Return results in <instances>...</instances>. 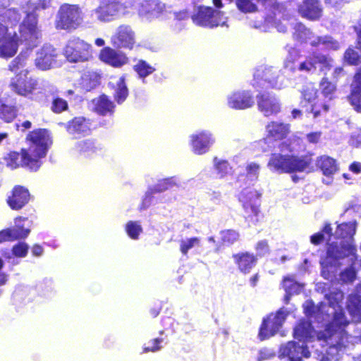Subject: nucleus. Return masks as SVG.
Segmentation results:
<instances>
[{"instance_id": "58836bf2", "label": "nucleus", "mask_w": 361, "mask_h": 361, "mask_svg": "<svg viewBox=\"0 0 361 361\" xmlns=\"http://www.w3.org/2000/svg\"><path fill=\"white\" fill-rule=\"evenodd\" d=\"M313 37L312 32L307 28L302 23H296L294 26V32H293V38L294 40L305 43L308 40H311Z\"/></svg>"}, {"instance_id": "7c9ffc66", "label": "nucleus", "mask_w": 361, "mask_h": 361, "mask_svg": "<svg viewBox=\"0 0 361 361\" xmlns=\"http://www.w3.org/2000/svg\"><path fill=\"white\" fill-rule=\"evenodd\" d=\"M313 327L311 322L302 319H300L293 329V337L305 343L310 341L312 336Z\"/></svg>"}, {"instance_id": "9d476101", "label": "nucleus", "mask_w": 361, "mask_h": 361, "mask_svg": "<svg viewBox=\"0 0 361 361\" xmlns=\"http://www.w3.org/2000/svg\"><path fill=\"white\" fill-rule=\"evenodd\" d=\"M37 85L35 79L28 77V71L24 70L11 78L8 87L16 94L26 97L32 94Z\"/></svg>"}, {"instance_id": "79ce46f5", "label": "nucleus", "mask_w": 361, "mask_h": 361, "mask_svg": "<svg viewBox=\"0 0 361 361\" xmlns=\"http://www.w3.org/2000/svg\"><path fill=\"white\" fill-rule=\"evenodd\" d=\"M135 72L137 73L139 78L145 79L146 77L152 74L155 68L143 59L138 60L137 63L133 67Z\"/></svg>"}, {"instance_id": "37998d69", "label": "nucleus", "mask_w": 361, "mask_h": 361, "mask_svg": "<svg viewBox=\"0 0 361 361\" xmlns=\"http://www.w3.org/2000/svg\"><path fill=\"white\" fill-rule=\"evenodd\" d=\"M17 111V107L14 105L0 104V118L6 123H11L16 118Z\"/></svg>"}, {"instance_id": "6e6552de", "label": "nucleus", "mask_w": 361, "mask_h": 361, "mask_svg": "<svg viewBox=\"0 0 361 361\" xmlns=\"http://www.w3.org/2000/svg\"><path fill=\"white\" fill-rule=\"evenodd\" d=\"M280 71L273 66H261L257 68L253 75V86L259 90L279 89Z\"/></svg>"}, {"instance_id": "5701e85b", "label": "nucleus", "mask_w": 361, "mask_h": 361, "mask_svg": "<svg viewBox=\"0 0 361 361\" xmlns=\"http://www.w3.org/2000/svg\"><path fill=\"white\" fill-rule=\"evenodd\" d=\"M212 135L207 131L202 130L190 136V145L192 151L196 154L206 153L214 142Z\"/></svg>"}, {"instance_id": "c9c22d12", "label": "nucleus", "mask_w": 361, "mask_h": 361, "mask_svg": "<svg viewBox=\"0 0 361 361\" xmlns=\"http://www.w3.org/2000/svg\"><path fill=\"white\" fill-rule=\"evenodd\" d=\"M325 235H327V242H329L333 235V229L330 223H325L320 231L312 234L310 237V243L318 246L324 243L326 240Z\"/></svg>"}, {"instance_id": "a19ab883", "label": "nucleus", "mask_w": 361, "mask_h": 361, "mask_svg": "<svg viewBox=\"0 0 361 361\" xmlns=\"http://www.w3.org/2000/svg\"><path fill=\"white\" fill-rule=\"evenodd\" d=\"M318 97V90L314 87H306L301 91V97L300 106L305 108L308 104H311Z\"/></svg>"}, {"instance_id": "bf43d9fd", "label": "nucleus", "mask_w": 361, "mask_h": 361, "mask_svg": "<svg viewBox=\"0 0 361 361\" xmlns=\"http://www.w3.org/2000/svg\"><path fill=\"white\" fill-rule=\"evenodd\" d=\"M344 59L348 65L356 66L360 62V56L353 48H348L344 53Z\"/></svg>"}, {"instance_id": "de8ad7c7", "label": "nucleus", "mask_w": 361, "mask_h": 361, "mask_svg": "<svg viewBox=\"0 0 361 361\" xmlns=\"http://www.w3.org/2000/svg\"><path fill=\"white\" fill-rule=\"evenodd\" d=\"M312 37H314V39L310 42V44L313 47H318L320 45H324L327 47L336 49L338 47V42L331 36H313Z\"/></svg>"}, {"instance_id": "a878e982", "label": "nucleus", "mask_w": 361, "mask_h": 361, "mask_svg": "<svg viewBox=\"0 0 361 361\" xmlns=\"http://www.w3.org/2000/svg\"><path fill=\"white\" fill-rule=\"evenodd\" d=\"M298 12L305 18L317 20L322 15V7L319 0H303L298 6Z\"/></svg>"}, {"instance_id": "13d9d810", "label": "nucleus", "mask_w": 361, "mask_h": 361, "mask_svg": "<svg viewBox=\"0 0 361 361\" xmlns=\"http://www.w3.org/2000/svg\"><path fill=\"white\" fill-rule=\"evenodd\" d=\"M200 239L197 237H192L185 240H181L180 250L183 255H187L188 250L194 246L199 245Z\"/></svg>"}, {"instance_id": "09e8293b", "label": "nucleus", "mask_w": 361, "mask_h": 361, "mask_svg": "<svg viewBox=\"0 0 361 361\" xmlns=\"http://www.w3.org/2000/svg\"><path fill=\"white\" fill-rule=\"evenodd\" d=\"M221 242L223 245H231L239 240L240 233L235 229H226L220 232Z\"/></svg>"}, {"instance_id": "f257e3e1", "label": "nucleus", "mask_w": 361, "mask_h": 361, "mask_svg": "<svg viewBox=\"0 0 361 361\" xmlns=\"http://www.w3.org/2000/svg\"><path fill=\"white\" fill-rule=\"evenodd\" d=\"M349 324L343 310H336L331 321L326 325L324 330L317 333V339L325 341L329 348L341 350L346 347V343L348 342V334L345 328Z\"/></svg>"}, {"instance_id": "864d4df0", "label": "nucleus", "mask_w": 361, "mask_h": 361, "mask_svg": "<svg viewBox=\"0 0 361 361\" xmlns=\"http://www.w3.org/2000/svg\"><path fill=\"white\" fill-rule=\"evenodd\" d=\"M174 185V182L172 178H166L160 180L153 188L149 190L151 195L155 193L163 192Z\"/></svg>"}, {"instance_id": "2f4dec72", "label": "nucleus", "mask_w": 361, "mask_h": 361, "mask_svg": "<svg viewBox=\"0 0 361 361\" xmlns=\"http://www.w3.org/2000/svg\"><path fill=\"white\" fill-rule=\"evenodd\" d=\"M90 120L82 116L74 117L67 123L66 130L71 133H89L91 131Z\"/></svg>"}, {"instance_id": "7ed1b4c3", "label": "nucleus", "mask_w": 361, "mask_h": 361, "mask_svg": "<svg viewBox=\"0 0 361 361\" xmlns=\"http://www.w3.org/2000/svg\"><path fill=\"white\" fill-rule=\"evenodd\" d=\"M312 154L296 156L273 153L268 161V167L279 173L303 172L312 164Z\"/></svg>"}, {"instance_id": "b1692460", "label": "nucleus", "mask_w": 361, "mask_h": 361, "mask_svg": "<svg viewBox=\"0 0 361 361\" xmlns=\"http://www.w3.org/2000/svg\"><path fill=\"white\" fill-rule=\"evenodd\" d=\"M347 100L357 113H361V72H356L350 86Z\"/></svg>"}, {"instance_id": "6ab92c4d", "label": "nucleus", "mask_w": 361, "mask_h": 361, "mask_svg": "<svg viewBox=\"0 0 361 361\" xmlns=\"http://www.w3.org/2000/svg\"><path fill=\"white\" fill-rule=\"evenodd\" d=\"M99 59L114 68H121L129 61L128 57L124 52L116 51L110 47H105L101 49Z\"/></svg>"}, {"instance_id": "412c9836", "label": "nucleus", "mask_w": 361, "mask_h": 361, "mask_svg": "<svg viewBox=\"0 0 361 361\" xmlns=\"http://www.w3.org/2000/svg\"><path fill=\"white\" fill-rule=\"evenodd\" d=\"M267 138L271 141H281L287 138L290 133V125L284 122L271 121L266 127Z\"/></svg>"}, {"instance_id": "cd10ccee", "label": "nucleus", "mask_w": 361, "mask_h": 361, "mask_svg": "<svg viewBox=\"0 0 361 361\" xmlns=\"http://www.w3.org/2000/svg\"><path fill=\"white\" fill-rule=\"evenodd\" d=\"M316 167L326 177H331L339 170L337 160L328 155L318 157L315 161Z\"/></svg>"}, {"instance_id": "5fc2aeb1", "label": "nucleus", "mask_w": 361, "mask_h": 361, "mask_svg": "<svg viewBox=\"0 0 361 361\" xmlns=\"http://www.w3.org/2000/svg\"><path fill=\"white\" fill-rule=\"evenodd\" d=\"M128 235L133 240H137L142 232V228L137 221H129L125 227Z\"/></svg>"}, {"instance_id": "4be33fe9", "label": "nucleus", "mask_w": 361, "mask_h": 361, "mask_svg": "<svg viewBox=\"0 0 361 361\" xmlns=\"http://www.w3.org/2000/svg\"><path fill=\"white\" fill-rule=\"evenodd\" d=\"M228 104L232 109L243 110L254 105V98L250 91L238 90L228 97Z\"/></svg>"}, {"instance_id": "69168bd1", "label": "nucleus", "mask_w": 361, "mask_h": 361, "mask_svg": "<svg viewBox=\"0 0 361 361\" xmlns=\"http://www.w3.org/2000/svg\"><path fill=\"white\" fill-rule=\"evenodd\" d=\"M343 298V295L338 293H331L328 296L329 306L336 308L340 307V302Z\"/></svg>"}, {"instance_id": "3c124183", "label": "nucleus", "mask_w": 361, "mask_h": 361, "mask_svg": "<svg viewBox=\"0 0 361 361\" xmlns=\"http://www.w3.org/2000/svg\"><path fill=\"white\" fill-rule=\"evenodd\" d=\"M310 106V113L312 114L314 118L320 117L329 111V106L318 99L312 102Z\"/></svg>"}, {"instance_id": "a211bd4d", "label": "nucleus", "mask_w": 361, "mask_h": 361, "mask_svg": "<svg viewBox=\"0 0 361 361\" xmlns=\"http://www.w3.org/2000/svg\"><path fill=\"white\" fill-rule=\"evenodd\" d=\"M124 8L120 0H108L101 3L95 9V13L99 20L109 22L113 20L119 11Z\"/></svg>"}, {"instance_id": "f03ea898", "label": "nucleus", "mask_w": 361, "mask_h": 361, "mask_svg": "<svg viewBox=\"0 0 361 361\" xmlns=\"http://www.w3.org/2000/svg\"><path fill=\"white\" fill-rule=\"evenodd\" d=\"M25 142L28 147L23 148L24 157H30L31 163L37 164L41 167L42 159L46 157L53 143L51 132L47 128L34 129L27 134Z\"/></svg>"}, {"instance_id": "c85d7f7f", "label": "nucleus", "mask_w": 361, "mask_h": 361, "mask_svg": "<svg viewBox=\"0 0 361 361\" xmlns=\"http://www.w3.org/2000/svg\"><path fill=\"white\" fill-rule=\"evenodd\" d=\"M93 103L94 111L100 116H113L115 113L116 104L105 94H102L94 99Z\"/></svg>"}, {"instance_id": "774afa93", "label": "nucleus", "mask_w": 361, "mask_h": 361, "mask_svg": "<svg viewBox=\"0 0 361 361\" xmlns=\"http://www.w3.org/2000/svg\"><path fill=\"white\" fill-rule=\"evenodd\" d=\"M321 135L320 131L311 132L307 134V140L310 143L317 144L319 141Z\"/></svg>"}, {"instance_id": "338daca9", "label": "nucleus", "mask_w": 361, "mask_h": 361, "mask_svg": "<svg viewBox=\"0 0 361 361\" xmlns=\"http://www.w3.org/2000/svg\"><path fill=\"white\" fill-rule=\"evenodd\" d=\"M50 6V0H37V3L34 5L32 11L37 13L40 10H45Z\"/></svg>"}, {"instance_id": "aec40b11", "label": "nucleus", "mask_w": 361, "mask_h": 361, "mask_svg": "<svg viewBox=\"0 0 361 361\" xmlns=\"http://www.w3.org/2000/svg\"><path fill=\"white\" fill-rule=\"evenodd\" d=\"M232 258L238 271L243 274L250 273L258 262L257 255L249 251L234 253Z\"/></svg>"}, {"instance_id": "a18cd8bd", "label": "nucleus", "mask_w": 361, "mask_h": 361, "mask_svg": "<svg viewBox=\"0 0 361 361\" xmlns=\"http://www.w3.org/2000/svg\"><path fill=\"white\" fill-rule=\"evenodd\" d=\"M38 16L37 13L31 11L26 14L23 24L25 28L29 32L30 35H36L38 32Z\"/></svg>"}, {"instance_id": "8fccbe9b", "label": "nucleus", "mask_w": 361, "mask_h": 361, "mask_svg": "<svg viewBox=\"0 0 361 361\" xmlns=\"http://www.w3.org/2000/svg\"><path fill=\"white\" fill-rule=\"evenodd\" d=\"M164 8V5L158 0H145L142 4V11L146 14L159 13Z\"/></svg>"}, {"instance_id": "f8f14e48", "label": "nucleus", "mask_w": 361, "mask_h": 361, "mask_svg": "<svg viewBox=\"0 0 361 361\" xmlns=\"http://www.w3.org/2000/svg\"><path fill=\"white\" fill-rule=\"evenodd\" d=\"M333 59L326 55L313 51L305 57V59L299 63L298 71L302 72H314L317 66H319V71H329L332 68Z\"/></svg>"}, {"instance_id": "473e14b6", "label": "nucleus", "mask_w": 361, "mask_h": 361, "mask_svg": "<svg viewBox=\"0 0 361 361\" xmlns=\"http://www.w3.org/2000/svg\"><path fill=\"white\" fill-rule=\"evenodd\" d=\"M101 74L95 71H87L80 78V85L85 91H90L100 84Z\"/></svg>"}, {"instance_id": "bb28decb", "label": "nucleus", "mask_w": 361, "mask_h": 361, "mask_svg": "<svg viewBox=\"0 0 361 361\" xmlns=\"http://www.w3.org/2000/svg\"><path fill=\"white\" fill-rule=\"evenodd\" d=\"M244 218L249 226L257 224L262 216L259 209L260 204L257 200L244 201L243 204Z\"/></svg>"}, {"instance_id": "680f3d73", "label": "nucleus", "mask_w": 361, "mask_h": 361, "mask_svg": "<svg viewBox=\"0 0 361 361\" xmlns=\"http://www.w3.org/2000/svg\"><path fill=\"white\" fill-rule=\"evenodd\" d=\"M340 278L344 283H352L355 280L356 271L353 267L346 268L341 272Z\"/></svg>"}, {"instance_id": "f3484780", "label": "nucleus", "mask_w": 361, "mask_h": 361, "mask_svg": "<svg viewBox=\"0 0 361 361\" xmlns=\"http://www.w3.org/2000/svg\"><path fill=\"white\" fill-rule=\"evenodd\" d=\"M30 157L25 158L23 153V148L20 152L16 151H10L4 157L6 165L11 169H16L19 167L25 168L30 171H37L39 169L37 164L31 163L29 160Z\"/></svg>"}, {"instance_id": "c03bdc74", "label": "nucleus", "mask_w": 361, "mask_h": 361, "mask_svg": "<svg viewBox=\"0 0 361 361\" xmlns=\"http://www.w3.org/2000/svg\"><path fill=\"white\" fill-rule=\"evenodd\" d=\"M319 86L322 94L324 97L329 99L334 98V94L336 92V85L329 80L326 77H323L319 81Z\"/></svg>"}, {"instance_id": "1a4fd4ad", "label": "nucleus", "mask_w": 361, "mask_h": 361, "mask_svg": "<svg viewBox=\"0 0 361 361\" xmlns=\"http://www.w3.org/2000/svg\"><path fill=\"white\" fill-rule=\"evenodd\" d=\"M20 42L18 33L11 32L6 25L0 22V58L8 59L16 56Z\"/></svg>"}, {"instance_id": "423d86ee", "label": "nucleus", "mask_w": 361, "mask_h": 361, "mask_svg": "<svg viewBox=\"0 0 361 361\" xmlns=\"http://www.w3.org/2000/svg\"><path fill=\"white\" fill-rule=\"evenodd\" d=\"M63 54L71 63H83L93 58V48L92 44L86 41L74 37L67 42Z\"/></svg>"}, {"instance_id": "9b49d317", "label": "nucleus", "mask_w": 361, "mask_h": 361, "mask_svg": "<svg viewBox=\"0 0 361 361\" xmlns=\"http://www.w3.org/2000/svg\"><path fill=\"white\" fill-rule=\"evenodd\" d=\"M286 317V314L281 310L269 314L262 319L259 326V339L264 341L274 336L281 328Z\"/></svg>"}, {"instance_id": "4c0bfd02", "label": "nucleus", "mask_w": 361, "mask_h": 361, "mask_svg": "<svg viewBox=\"0 0 361 361\" xmlns=\"http://www.w3.org/2000/svg\"><path fill=\"white\" fill-rule=\"evenodd\" d=\"M347 310L353 319L361 320V295L352 294L347 304Z\"/></svg>"}, {"instance_id": "052dcab7", "label": "nucleus", "mask_w": 361, "mask_h": 361, "mask_svg": "<svg viewBox=\"0 0 361 361\" xmlns=\"http://www.w3.org/2000/svg\"><path fill=\"white\" fill-rule=\"evenodd\" d=\"M163 339L159 338H153L148 342L147 344H145L143 346V353H149V352H157L161 348V343H162Z\"/></svg>"}, {"instance_id": "6e6d98bb", "label": "nucleus", "mask_w": 361, "mask_h": 361, "mask_svg": "<svg viewBox=\"0 0 361 361\" xmlns=\"http://www.w3.org/2000/svg\"><path fill=\"white\" fill-rule=\"evenodd\" d=\"M237 8L242 13H253L257 11V6L251 0H235Z\"/></svg>"}, {"instance_id": "c756f323", "label": "nucleus", "mask_w": 361, "mask_h": 361, "mask_svg": "<svg viewBox=\"0 0 361 361\" xmlns=\"http://www.w3.org/2000/svg\"><path fill=\"white\" fill-rule=\"evenodd\" d=\"M30 233L29 228L16 225L13 228H7L0 231V243L26 238Z\"/></svg>"}, {"instance_id": "2eb2a0df", "label": "nucleus", "mask_w": 361, "mask_h": 361, "mask_svg": "<svg viewBox=\"0 0 361 361\" xmlns=\"http://www.w3.org/2000/svg\"><path fill=\"white\" fill-rule=\"evenodd\" d=\"M112 44L118 48L133 49L135 44V34L128 25H121L111 38Z\"/></svg>"}, {"instance_id": "20e7f679", "label": "nucleus", "mask_w": 361, "mask_h": 361, "mask_svg": "<svg viewBox=\"0 0 361 361\" xmlns=\"http://www.w3.org/2000/svg\"><path fill=\"white\" fill-rule=\"evenodd\" d=\"M355 247L350 244L338 245L336 242H327L325 256L320 259L321 274L325 279H329L332 273L341 266L339 260L354 255Z\"/></svg>"}, {"instance_id": "dca6fc26", "label": "nucleus", "mask_w": 361, "mask_h": 361, "mask_svg": "<svg viewBox=\"0 0 361 361\" xmlns=\"http://www.w3.org/2000/svg\"><path fill=\"white\" fill-rule=\"evenodd\" d=\"M280 355L283 357H288L290 361H302L303 357H310V352L305 343L299 345L296 341H289L281 346Z\"/></svg>"}, {"instance_id": "4d7b16f0", "label": "nucleus", "mask_w": 361, "mask_h": 361, "mask_svg": "<svg viewBox=\"0 0 361 361\" xmlns=\"http://www.w3.org/2000/svg\"><path fill=\"white\" fill-rule=\"evenodd\" d=\"M29 250L28 245L25 242H19L15 244L11 248L12 255L18 258L25 257Z\"/></svg>"}, {"instance_id": "49530a36", "label": "nucleus", "mask_w": 361, "mask_h": 361, "mask_svg": "<svg viewBox=\"0 0 361 361\" xmlns=\"http://www.w3.org/2000/svg\"><path fill=\"white\" fill-rule=\"evenodd\" d=\"M27 56L25 53L20 52L17 56H16L8 64V69L12 73H18V71H24L23 69L26 66V61Z\"/></svg>"}, {"instance_id": "0eeeda50", "label": "nucleus", "mask_w": 361, "mask_h": 361, "mask_svg": "<svg viewBox=\"0 0 361 361\" xmlns=\"http://www.w3.org/2000/svg\"><path fill=\"white\" fill-rule=\"evenodd\" d=\"M80 9L78 5L63 4L58 11L55 22L56 29L71 30L80 24Z\"/></svg>"}, {"instance_id": "ea45409f", "label": "nucleus", "mask_w": 361, "mask_h": 361, "mask_svg": "<svg viewBox=\"0 0 361 361\" xmlns=\"http://www.w3.org/2000/svg\"><path fill=\"white\" fill-rule=\"evenodd\" d=\"M302 58L301 51L295 48H291L285 59L284 66L292 71L298 70V63Z\"/></svg>"}, {"instance_id": "393cba45", "label": "nucleus", "mask_w": 361, "mask_h": 361, "mask_svg": "<svg viewBox=\"0 0 361 361\" xmlns=\"http://www.w3.org/2000/svg\"><path fill=\"white\" fill-rule=\"evenodd\" d=\"M57 53L51 46H43L37 52L35 65L41 70L50 69L56 61Z\"/></svg>"}, {"instance_id": "72a5a7b5", "label": "nucleus", "mask_w": 361, "mask_h": 361, "mask_svg": "<svg viewBox=\"0 0 361 361\" xmlns=\"http://www.w3.org/2000/svg\"><path fill=\"white\" fill-rule=\"evenodd\" d=\"M357 223L355 221L343 222L337 225L335 235L336 238L346 241L351 240L356 232Z\"/></svg>"}, {"instance_id": "f704fd0d", "label": "nucleus", "mask_w": 361, "mask_h": 361, "mask_svg": "<svg viewBox=\"0 0 361 361\" xmlns=\"http://www.w3.org/2000/svg\"><path fill=\"white\" fill-rule=\"evenodd\" d=\"M129 95V90L126 82V76L121 75L114 87L113 97L114 101L119 105L126 102Z\"/></svg>"}, {"instance_id": "603ef678", "label": "nucleus", "mask_w": 361, "mask_h": 361, "mask_svg": "<svg viewBox=\"0 0 361 361\" xmlns=\"http://www.w3.org/2000/svg\"><path fill=\"white\" fill-rule=\"evenodd\" d=\"M50 109L56 114H61L68 109V103L66 99L54 96L52 98Z\"/></svg>"}, {"instance_id": "e2e57ef3", "label": "nucleus", "mask_w": 361, "mask_h": 361, "mask_svg": "<svg viewBox=\"0 0 361 361\" xmlns=\"http://www.w3.org/2000/svg\"><path fill=\"white\" fill-rule=\"evenodd\" d=\"M215 168L220 178L226 176L231 169L230 164L226 160H221L216 162L215 164Z\"/></svg>"}, {"instance_id": "4468645a", "label": "nucleus", "mask_w": 361, "mask_h": 361, "mask_svg": "<svg viewBox=\"0 0 361 361\" xmlns=\"http://www.w3.org/2000/svg\"><path fill=\"white\" fill-rule=\"evenodd\" d=\"M31 198L32 195L28 188L23 185H16L8 195L6 203L12 210L18 211L25 207Z\"/></svg>"}, {"instance_id": "e433bc0d", "label": "nucleus", "mask_w": 361, "mask_h": 361, "mask_svg": "<svg viewBox=\"0 0 361 361\" xmlns=\"http://www.w3.org/2000/svg\"><path fill=\"white\" fill-rule=\"evenodd\" d=\"M75 149L80 154L90 157L97 152L99 147L94 140L86 139L78 142L75 145Z\"/></svg>"}, {"instance_id": "ddd939ff", "label": "nucleus", "mask_w": 361, "mask_h": 361, "mask_svg": "<svg viewBox=\"0 0 361 361\" xmlns=\"http://www.w3.org/2000/svg\"><path fill=\"white\" fill-rule=\"evenodd\" d=\"M256 99L258 110L265 117L276 116L281 111V104L274 94L260 90Z\"/></svg>"}, {"instance_id": "39448f33", "label": "nucleus", "mask_w": 361, "mask_h": 361, "mask_svg": "<svg viewBox=\"0 0 361 361\" xmlns=\"http://www.w3.org/2000/svg\"><path fill=\"white\" fill-rule=\"evenodd\" d=\"M190 18L196 25L207 28L223 26L226 23L224 12L204 5L198 6Z\"/></svg>"}, {"instance_id": "0e129e2a", "label": "nucleus", "mask_w": 361, "mask_h": 361, "mask_svg": "<svg viewBox=\"0 0 361 361\" xmlns=\"http://www.w3.org/2000/svg\"><path fill=\"white\" fill-rule=\"evenodd\" d=\"M255 249L257 252V254L255 255L257 257L264 255L269 251L268 241L267 240L258 241L255 245Z\"/></svg>"}]
</instances>
